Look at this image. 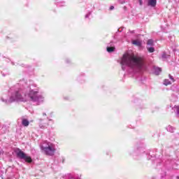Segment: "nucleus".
Returning <instances> with one entry per match:
<instances>
[{
	"label": "nucleus",
	"instance_id": "nucleus-1",
	"mask_svg": "<svg viewBox=\"0 0 179 179\" xmlns=\"http://www.w3.org/2000/svg\"><path fill=\"white\" fill-rule=\"evenodd\" d=\"M40 93V87L34 83H29L26 80L22 79L13 87L10 88L9 97L3 96L1 101L5 104H12L15 101H31L36 106H40L44 103V95Z\"/></svg>",
	"mask_w": 179,
	"mask_h": 179
},
{
	"label": "nucleus",
	"instance_id": "nucleus-2",
	"mask_svg": "<svg viewBox=\"0 0 179 179\" xmlns=\"http://www.w3.org/2000/svg\"><path fill=\"white\" fill-rule=\"evenodd\" d=\"M120 64L122 71L129 69L128 71L129 73H136V72H141V71L146 69L143 59L134 54L126 53L123 55Z\"/></svg>",
	"mask_w": 179,
	"mask_h": 179
},
{
	"label": "nucleus",
	"instance_id": "nucleus-3",
	"mask_svg": "<svg viewBox=\"0 0 179 179\" xmlns=\"http://www.w3.org/2000/svg\"><path fill=\"white\" fill-rule=\"evenodd\" d=\"M41 150L47 156H54L55 153V145L48 141H44L41 145Z\"/></svg>",
	"mask_w": 179,
	"mask_h": 179
},
{
	"label": "nucleus",
	"instance_id": "nucleus-4",
	"mask_svg": "<svg viewBox=\"0 0 179 179\" xmlns=\"http://www.w3.org/2000/svg\"><path fill=\"white\" fill-rule=\"evenodd\" d=\"M176 160L177 159H173L171 158V156L170 155H166L162 157V164L165 166V167H167L168 169H174V164H176Z\"/></svg>",
	"mask_w": 179,
	"mask_h": 179
},
{
	"label": "nucleus",
	"instance_id": "nucleus-5",
	"mask_svg": "<svg viewBox=\"0 0 179 179\" xmlns=\"http://www.w3.org/2000/svg\"><path fill=\"white\" fill-rule=\"evenodd\" d=\"M14 152L16 154L17 157H19V159L22 160H25L27 163H31L33 162L31 157L30 156H27V155L20 150V148H16Z\"/></svg>",
	"mask_w": 179,
	"mask_h": 179
},
{
	"label": "nucleus",
	"instance_id": "nucleus-6",
	"mask_svg": "<svg viewBox=\"0 0 179 179\" xmlns=\"http://www.w3.org/2000/svg\"><path fill=\"white\" fill-rule=\"evenodd\" d=\"M145 153V148H134L129 152L130 156H132L134 159H138V157L142 156Z\"/></svg>",
	"mask_w": 179,
	"mask_h": 179
},
{
	"label": "nucleus",
	"instance_id": "nucleus-7",
	"mask_svg": "<svg viewBox=\"0 0 179 179\" xmlns=\"http://www.w3.org/2000/svg\"><path fill=\"white\" fill-rule=\"evenodd\" d=\"M147 45H150V47L147 46L148 52H155V48H153V45H155V42L152 39H149L147 41Z\"/></svg>",
	"mask_w": 179,
	"mask_h": 179
},
{
	"label": "nucleus",
	"instance_id": "nucleus-8",
	"mask_svg": "<svg viewBox=\"0 0 179 179\" xmlns=\"http://www.w3.org/2000/svg\"><path fill=\"white\" fill-rule=\"evenodd\" d=\"M39 128L41 129H44L48 127V123H44V120L43 119L38 120Z\"/></svg>",
	"mask_w": 179,
	"mask_h": 179
},
{
	"label": "nucleus",
	"instance_id": "nucleus-9",
	"mask_svg": "<svg viewBox=\"0 0 179 179\" xmlns=\"http://www.w3.org/2000/svg\"><path fill=\"white\" fill-rule=\"evenodd\" d=\"M148 6H151L152 8H155L157 3V0H147Z\"/></svg>",
	"mask_w": 179,
	"mask_h": 179
},
{
	"label": "nucleus",
	"instance_id": "nucleus-10",
	"mask_svg": "<svg viewBox=\"0 0 179 179\" xmlns=\"http://www.w3.org/2000/svg\"><path fill=\"white\" fill-rule=\"evenodd\" d=\"M131 43L137 47H142V41L139 40H133Z\"/></svg>",
	"mask_w": 179,
	"mask_h": 179
},
{
	"label": "nucleus",
	"instance_id": "nucleus-11",
	"mask_svg": "<svg viewBox=\"0 0 179 179\" xmlns=\"http://www.w3.org/2000/svg\"><path fill=\"white\" fill-rule=\"evenodd\" d=\"M30 124V122H29V120H27V119H24V118H23L22 120V125L23 126V127H29V124Z\"/></svg>",
	"mask_w": 179,
	"mask_h": 179
},
{
	"label": "nucleus",
	"instance_id": "nucleus-12",
	"mask_svg": "<svg viewBox=\"0 0 179 179\" xmlns=\"http://www.w3.org/2000/svg\"><path fill=\"white\" fill-rule=\"evenodd\" d=\"M57 6H58L59 8L65 6V1L57 0Z\"/></svg>",
	"mask_w": 179,
	"mask_h": 179
},
{
	"label": "nucleus",
	"instance_id": "nucleus-13",
	"mask_svg": "<svg viewBox=\"0 0 179 179\" xmlns=\"http://www.w3.org/2000/svg\"><path fill=\"white\" fill-rule=\"evenodd\" d=\"M160 72H162V69L159 67H154L155 75H160Z\"/></svg>",
	"mask_w": 179,
	"mask_h": 179
},
{
	"label": "nucleus",
	"instance_id": "nucleus-14",
	"mask_svg": "<svg viewBox=\"0 0 179 179\" xmlns=\"http://www.w3.org/2000/svg\"><path fill=\"white\" fill-rule=\"evenodd\" d=\"M166 131L173 134V132L176 131V128L173 127L171 125H169L168 127H166Z\"/></svg>",
	"mask_w": 179,
	"mask_h": 179
},
{
	"label": "nucleus",
	"instance_id": "nucleus-15",
	"mask_svg": "<svg viewBox=\"0 0 179 179\" xmlns=\"http://www.w3.org/2000/svg\"><path fill=\"white\" fill-rule=\"evenodd\" d=\"M106 50L108 52H113L115 50V48L114 46H107Z\"/></svg>",
	"mask_w": 179,
	"mask_h": 179
},
{
	"label": "nucleus",
	"instance_id": "nucleus-16",
	"mask_svg": "<svg viewBox=\"0 0 179 179\" xmlns=\"http://www.w3.org/2000/svg\"><path fill=\"white\" fill-rule=\"evenodd\" d=\"M164 85L165 86H169V85H171V81H170L169 79H165L164 80Z\"/></svg>",
	"mask_w": 179,
	"mask_h": 179
},
{
	"label": "nucleus",
	"instance_id": "nucleus-17",
	"mask_svg": "<svg viewBox=\"0 0 179 179\" xmlns=\"http://www.w3.org/2000/svg\"><path fill=\"white\" fill-rule=\"evenodd\" d=\"M85 19H90L92 17V11H89L85 16Z\"/></svg>",
	"mask_w": 179,
	"mask_h": 179
},
{
	"label": "nucleus",
	"instance_id": "nucleus-18",
	"mask_svg": "<svg viewBox=\"0 0 179 179\" xmlns=\"http://www.w3.org/2000/svg\"><path fill=\"white\" fill-rule=\"evenodd\" d=\"M155 157H156V155H152V153H150L148 157V160H150V159H155Z\"/></svg>",
	"mask_w": 179,
	"mask_h": 179
},
{
	"label": "nucleus",
	"instance_id": "nucleus-19",
	"mask_svg": "<svg viewBox=\"0 0 179 179\" xmlns=\"http://www.w3.org/2000/svg\"><path fill=\"white\" fill-rule=\"evenodd\" d=\"M2 131L3 132V134H5V132H6V131H8V127H6V125H3V127H1Z\"/></svg>",
	"mask_w": 179,
	"mask_h": 179
},
{
	"label": "nucleus",
	"instance_id": "nucleus-20",
	"mask_svg": "<svg viewBox=\"0 0 179 179\" xmlns=\"http://www.w3.org/2000/svg\"><path fill=\"white\" fill-rule=\"evenodd\" d=\"M162 59H166V58H167V56L166 55L165 52H164L162 55Z\"/></svg>",
	"mask_w": 179,
	"mask_h": 179
},
{
	"label": "nucleus",
	"instance_id": "nucleus-21",
	"mask_svg": "<svg viewBox=\"0 0 179 179\" xmlns=\"http://www.w3.org/2000/svg\"><path fill=\"white\" fill-rule=\"evenodd\" d=\"M166 172H164L163 173H162L161 179L166 178Z\"/></svg>",
	"mask_w": 179,
	"mask_h": 179
},
{
	"label": "nucleus",
	"instance_id": "nucleus-22",
	"mask_svg": "<svg viewBox=\"0 0 179 179\" xmlns=\"http://www.w3.org/2000/svg\"><path fill=\"white\" fill-rule=\"evenodd\" d=\"M169 79H171V82H174V77H173V76H171V74H169Z\"/></svg>",
	"mask_w": 179,
	"mask_h": 179
},
{
	"label": "nucleus",
	"instance_id": "nucleus-23",
	"mask_svg": "<svg viewBox=\"0 0 179 179\" xmlns=\"http://www.w3.org/2000/svg\"><path fill=\"white\" fill-rule=\"evenodd\" d=\"M176 156H177V159H178V157H179V149H178L176 151Z\"/></svg>",
	"mask_w": 179,
	"mask_h": 179
},
{
	"label": "nucleus",
	"instance_id": "nucleus-24",
	"mask_svg": "<svg viewBox=\"0 0 179 179\" xmlns=\"http://www.w3.org/2000/svg\"><path fill=\"white\" fill-rule=\"evenodd\" d=\"M119 3H120L122 5V4L125 3V1H124V0H120V1H119Z\"/></svg>",
	"mask_w": 179,
	"mask_h": 179
},
{
	"label": "nucleus",
	"instance_id": "nucleus-25",
	"mask_svg": "<svg viewBox=\"0 0 179 179\" xmlns=\"http://www.w3.org/2000/svg\"><path fill=\"white\" fill-rule=\"evenodd\" d=\"M176 112H177V114H178L179 115V106H176Z\"/></svg>",
	"mask_w": 179,
	"mask_h": 179
},
{
	"label": "nucleus",
	"instance_id": "nucleus-26",
	"mask_svg": "<svg viewBox=\"0 0 179 179\" xmlns=\"http://www.w3.org/2000/svg\"><path fill=\"white\" fill-rule=\"evenodd\" d=\"M1 75H2V76L5 77V76H6V75H9V73L5 74L3 72H1Z\"/></svg>",
	"mask_w": 179,
	"mask_h": 179
},
{
	"label": "nucleus",
	"instance_id": "nucleus-27",
	"mask_svg": "<svg viewBox=\"0 0 179 179\" xmlns=\"http://www.w3.org/2000/svg\"><path fill=\"white\" fill-rule=\"evenodd\" d=\"M129 33H131V34H134L135 33V30H129Z\"/></svg>",
	"mask_w": 179,
	"mask_h": 179
},
{
	"label": "nucleus",
	"instance_id": "nucleus-28",
	"mask_svg": "<svg viewBox=\"0 0 179 179\" xmlns=\"http://www.w3.org/2000/svg\"><path fill=\"white\" fill-rule=\"evenodd\" d=\"M109 9H110V10H113V9H114V6H111Z\"/></svg>",
	"mask_w": 179,
	"mask_h": 179
},
{
	"label": "nucleus",
	"instance_id": "nucleus-29",
	"mask_svg": "<svg viewBox=\"0 0 179 179\" xmlns=\"http://www.w3.org/2000/svg\"><path fill=\"white\" fill-rule=\"evenodd\" d=\"M43 117H47V113H43Z\"/></svg>",
	"mask_w": 179,
	"mask_h": 179
},
{
	"label": "nucleus",
	"instance_id": "nucleus-30",
	"mask_svg": "<svg viewBox=\"0 0 179 179\" xmlns=\"http://www.w3.org/2000/svg\"><path fill=\"white\" fill-rule=\"evenodd\" d=\"M66 62H67V64H69V63L71 62V60L67 59V60H66Z\"/></svg>",
	"mask_w": 179,
	"mask_h": 179
},
{
	"label": "nucleus",
	"instance_id": "nucleus-31",
	"mask_svg": "<svg viewBox=\"0 0 179 179\" xmlns=\"http://www.w3.org/2000/svg\"><path fill=\"white\" fill-rule=\"evenodd\" d=\"M82 79V77H79L78 78V80H79V82H80V80Z\"/></svg>",
	"mask_w": 179,
	"mask_h": 179
},
{
	"label": "nucleus",
	"instance_id": "nucleus-32",
	"mask_svg": "<svg viewBox=\"0 0 179 179\" xmlns=\"http://www.w3.org/2000/svg\"><path fill=\"white\" fill-rule=\"evenodd\" d=\"M140 5H142V0H139Z\"/></svg>",
	"mask_w": 179,
	"mask_h": 179
},
{
	"label": "nucleus",
	"instance_id": "nucleus-33",
	"mask_svg": "<svg viewBox=\"0 0 179 179\" xmlns=\"http://www.w3.org/2000/svg\"><path fill=\"white\" fill-rule=\"evenodd\" d=\"M176 178H177V179H179V176H177Z\"/></svg>",
	"mask_w": 179,
	"mask_h": 179
},
{
	"label": "nucleus",
	"instance_id": "nucleus-34",
	"mask_svg": "<svg viewBox=\"0 0 179 179\" xmlns=\"http://www.w3.org/2000/svg\"><path fill=\"white\" fill-rule=\"evenodd\" d=\"M82 76H85V74H82Z\"/></svg>",
	"mask_w": 179,
	"mask_h": 179
},
{
	"label": "nucleus",
	"instance_id": "nucleus-35",
	"mask_svg": "<svg viewBox=\"0 0 179 179\" xmlns=\"http://www.w3.org/2000/svg\"><path fill=\"white\" fill-rule=\"evenodd\" d=\"M1 151H0V156H1Z\"/></svg>",
	"mask_w": 179,
	"mask_h": 179
},
{
	"label": "nucleus",
	"instance_id": "nucleus-36",
	"mask_svg": "<svg viewBox=\"0 0 179 179\" xmlns=\"http://www.w3.org/2000/svg\"><path fill=\"white\" fill-rule=\"evenodd\" d=\"M152 179H155V178H152Z\"/></svg>",
	"mask_w": 179,
	"mask_h": 179
}]
</instances>
